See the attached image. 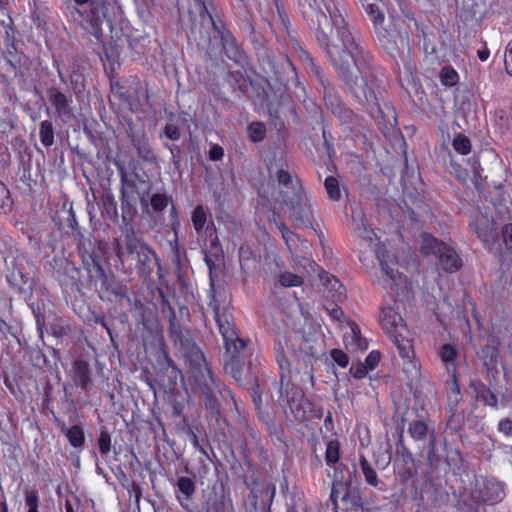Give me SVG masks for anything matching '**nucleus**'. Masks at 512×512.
<instances>
[{"label":"nucleus","instance_id":"24","mask_svg":"<svg viewBox=\"0 0 512 512\" xmlns=\"http://www.w3.org/2000/svg\"><path fill=\"white\" fill-rule=\"evenodd\" d=\"M177 487L181 493V495H177V499L181 506L184 507L183 500H189L196 490L195 481L190 477L182 476L177 480Z\"/></svg>","mask_w":512,"mask_h":512},{"label":"nucleus","instance_id":"20","mask_svg":"<svg viewBox=\"0 0 512 512\" xmlns=\"http://www.w3.org/2000/svg\"><path fill=\"white\" fill-rule=\"evenodd\" d=\"M377 258L380 262L382 271L395 283L401 282L402 274L395 268L396 261L387 253H378Z\"/></svg>","mask_w":512,"mask_h":512},{"label":"nucleus","instance_id":"47","mask_svg":"<svg viewBox=\"0 0 512 512\" xmlns=\"http://www.w3.org/2000/svg\"><path fill=\"white\" fill-rule=\"evenodd\" d=\"M98 447L102 456H107L111 450V436L107 430H101L98 438Z\"/></svg>","mask_w":512,"mask_h":512},{"label":"nucleus","instance_id":"40","mask_svg":"<svg viewBox=\"0 0 512 512\" xmlns=\"http://www.w3.org/2000/svg\"><path fill=\"white\" fill-rule=\"evenodd\" d=\"M321 280L323 284L330 290L335 291L337 296H341L344 291L343 285L340 283V281L334 277L333 275L329 273H324L321 275Z\"/></svg>","mask_w":512,"mask_h":512},{"label":"nucleus","instance_id":"42","mask_svg":"<svg viewBox=\"0 0 512 512\" xmlns=\"http://www.w3.org/2000/svg\"><path fill=\"white\" fill-rule=\"evenodd\" d=\"M453 148L462 155H467L471 151V142L463 134H458L453 140Z\"/></svg>","mask_w":512,"mask_h":512},{"label":"nucleus","instance_id":"59","mask_svg":"<svg viewBox=\"0 0 512 512\" xmlns=\"http://www.w3.org/2000/svg\"><path fill=\"white\" fill-rule=\"evenodd\" d=\"M379 361L380 353L378 351H371L365 359V365L368 369L373 370L377 367Z\"/></svg>","mask_w":512,"mask_h":512},{"label":"nucleus","instance_id":"28","mask_svg":"<svg viewBox=\"0 0 512 512\" xmlns=\"http://www.w3.org/2000/svg\"><path fill=\"white\" fill-rule=\"evenodd\" d=\"M431 429L422 420H414L409 423L408 433L415 441H423L430 434Z\"/></svg>","mask_w":512,"mask_h":512},{"label":"nucleus","instance_id":"6","mask_svg":"<svg viewBox=\"0 0 512 512\" xmlns=\"http://www.w3.org/2000/svg\"><path fill=\"white\" fill-rule=\"evenodd\" d=\"M331 477L330 501L333 504L334 512H368L360 491L352 487L351 473L346 478L339 467H334Z\"/></svg>","mask_w":512,"mask_h":512},{"label":"nucleus","instance_id":"38","mask_svg":"<svg viewBox=\"0 0 512 512\" xmlns=\"http://www.w3.org/2000/svg\"><path fill=\"white\" fill-rule=\"evenodd\" d=\"M248 135L251 141L260 142L266 136V126L262 122H252L248 125Z\"/></svg>","mask_w":512,"mask_h":512},{"label":"nucleus","instance_id":"22","mask_svg":"<svg viewBox=\"0 0 512 512\" xmlns=\"http://www.w3.org/2000/svg\"><path fill=\"white\" fill-rule=\"evenodd\" d=\"M276 178L279 185L283 186L285 190L281 192V197L289 195L296 190L297 186H302L297 177H293L288 171L284 169H278L276 172Z\"/></svg>","mask_w":512,"mask_h":512},{"label":"nucleus","instance_id":"19","mask_svg":"<svg viewBox=\"0 0 512 512\" xmlns=\"http://www.w3.org/2000/svg\"><path fill=\"white\" fill-rule=\"evenodd\" d=\"M123 245L126 249L127 253L130 255H134L138 252L144 245L136 235L133 225L124 226L123 228Z\"/></svg>","mask_w":512,"mask_h":512},{"label":"nucleus","instance_id":"30","mask_svg":"<svg viewBox=\"0 0 512 512\" xmlns=\"http://www.w3.org/2000/svg\"><path fill=\"white\" fill-rule=\"evenodd\" d=\"M39 137L43 146L50 147L54 144V127L51 121L44 120L40 123Z\"/></svg>","mask_w":512,"mask_h":512},{"label":"nucleus","instance_id":"9","mask_svg":"<svg viewBox=\"0 0 512 512\" xmlns=\"http://www.w3.org/2000/svg\"><path fill=\"white\" fill-rule=\"evenodd\" d=\"M197 357L201 361L198 367L193 369L195 383L205 399L206 407L214 409L216 405V393L220 392V387L216 383L214 375L207 364L202 352H197Z\"/></svg>","mask_w":512,"mask_h":512},{"label":"nucleus","instance_id":"2","mask_svg":"<svg viewBox=\"0 0 512 512\" xmlns=\"http://www.w3.org/2000/svg\"><path fill=\"white\" fill-rule=\"evenodd\" d=\"M276 361L280 371L277 402L286 420L291 423H301L316 416L313 402L305 396L303 389L295 384L299 370L291 368L283 352H276Z\"/></svg>","mask_w":512,"mask_h":512},{"label":"nucleus","instance_id":"16","mask_svg":"<svg viewBox=\"0 0 512 512\" xmlns=\"http://www.w3.org/2000/svg\"><path fill=\"white\" fill-rule=\"evenodd\" d=\"M344 343L352 351H365L368 348L367 340L362 337L359 326L354 322L350 323V333L344 336Z\"/></svg>","mask_w":512,"mask_h":512},{"label":"nucleus","instance_id":"33","mask_svg":"<svg viewBox=\"0 0 512 512\" xmlns=\"http://www.w3.org/2000/svg\"><path fill=\"white\" fill-rule=\"evenodd\" d=\"M340 458V443L333 439L327 443L325 461L328 465L336 464Z\"/></svg>","mask_w":512,"mask_h":512},{"label":"nucleus","instance_id":"36","mask_svg":"<svg viewBox=\"0 0 512 512\" xmlns=\"http://www.w3.org/2000/svg\"><path fill=\"white\" fill-rule=\"evenodd\" d=\"M171 202L172 197L164 193H155L150 198L151 207L155 212H162Z\"/></svg>","mask_w":512,"mask_h":512},{"label":"nucleus","instance_id":"46","mask_svg":"<svg viewBox=\"0 0 512 512\" xmlns=\"http://www.w3.org/2000/svg\"><path fill=\"white\" fill-rule=\"evenodd\" d=\"M428 439V446L426 451V459L430 465H433L437 461L436 457V436L434 429H431L430 434L426 438Z\"/></svg>","mask_w":512,"mask_h":512},{"label":"nucleus","instance_id":"52","mask_svg":"<svg viewBox=\"0 0 512 512\" xmlns=\"http://www.w3.org/2000/svg\"><path fill=\"white\" fill-rule=\"evenodd\" d=\"M11 204L12 200L10 198L9 190L6 185L0 181V208H10Z\"/></svg>","mask_w":512,"mask_h":512},{"label":"nucleus","instance_id":"3","mask_svg":"<svg viewBox=\"0 0 512 512\" xmlns=\"http://www.w3.org/2000/svg\"><path fill=\"white\" fill-rule=\"evenodd\" d=\"M213 312L226 349L224 370L235 380L240 381L243 370L242 359L247 356V343L239 336L230 313L221 312L217 305L214 306Z\"/></svg>","mask_w":512,"mask_h":512},{"label":"nucleus","instance_id":"56","mask_svg":"<svg viewBox=\"0 0 512 512\" xmlns=\"http://www.w3.org/2000/svg\"><path fill=\"white\" fill-rule=\"evenodd\" d=\"M166 361L168 377L170 381L173 382L174 385H176L178 376H181V371L176 367V365L170 358L167 357Z\"/></svg>","mask_w":512,"mask_h":512},{"label":"nucleus","instance_id":"34","mask_svg":"<svg viewBox=\"0 0 512 512\" xmlns=\"http://www.w3.org/2000/svg\"><path fill=\"white\" fill-rule=\"evenodd\" d=\"M353 222L355 225V230L360 238L369 242H372L376 238L375 232L368 227L363 218H360L359 220L353 218Z\"/></svg>","mask_w":512,"mask_h":512},{"label":"nucleus","instance_id":"7","mask_svg":"<svg viewBox=\"0 0 512 512\" xmlns=\"http://www.w3.org/2000/svg\"><path fill=\"white\" fill-rule=\"evenodd\" d=\"M419 250L423 256H435L444 272L454 273L462 267V259L457 251L429 233L421 234Z\"/></svg>","mask_w":512,"mask_h":512},{"label":"nucleus","instance_id":"14","mask_svg":"<svg viewBox=\"0 0 512 512\" xmlns=\"http://www.w3.org/2000/svg\"><path fill=\"white\" fill-rule=\"evenodd\" d=\"M47 96L50 103L56 110V113L63 123H68L73 117L71 107L72 99L67 97L58 88L51 87L47 90Z\"/></svg>","mask_w":512,"mask_h":512},{"label":"nucleus","instance_id":"17","mask_svg":"<svg viewBox=\"0 0 512 512\" xmlns=\"http://www.w3.org/2000/svg\"><path fill=\"white\" fill-rule=\"evenodd\" d=\"M227 81L232 89V92L237 94V96L246 95L251 85V81L242 71L229 72Z\"/></svg>","mask_w":512,"mask_h":512},{"label":"nucleus","instance_id":"32","mask_svg":"<svg viewBox=\"0 0 512 512\" xmlns=\"http://www.w3.org/2000/svg\"><path fill=\"white\" fill-rule=\"evenodd\" d=\"M439 356L441 361L446 364L447 369L450 370V367H452V371L455 373L454 361L457 356L455 347L450 344L442 345L439 350Z\"/></svg>","mask_w":512,"mask_h":512},{"label":"nucleus","instance_id":"10","mask_svg":"<svg viewBox=\"0 0 512 512\" xmlns=\"http://www.w3.org/2000/svg\"><path fill=\"white\" fill-rule=\"evenodd\" d=\"M280 202L287 206L290 218L302 225L310 224L313 214L310 197L302 186H297L291 195H285Z\"/></svg>","mask_w":512,"mask_h":512},{"label":"nucleus","instance_id":"8","mask_svg":"<svg viewBox=\"0 0 512 512\" xmlns=\"http://www.w3.org/2000/svg\"><path fill=\"white\" fill-rule=\"evenodd\" d=\"M380 322L383 329L390 335L399 355L403 359H411L414 355L411 340L405 334L406 325L401 315L391 307L383 308L380 312Z\"/></svg>","mask_w":512,"mask_h":512},{"label":"nucleus","instance_id":"26","mask_svg":"<svg viewBox=\"0 0 512 512\" xmlns=\"http://www.w3.org/2000/svg\"><path fill=\"white\" fill-rule=\"evenodd\" d=\"M381 0H362V5L368 14L369 18L375 25H380L384 22L385 15L379 6Z\"/></svg>","mask_w":512,"mask_h":512},{"label":"nucleus","instance_id":"51","mask_svg":"<svg viewBox=\"0 0 512 512\" xmlns=\"http://www.w3.org/2000/svg\"><path fill=\"white\" fill-rule=\"evenodd\" d=\"M331 112L340 120L341 123H348L352 118V112L347 109L343 103L331 110Z\"/></svg>","mask_w":512,"mask_h":512},{"label":"nucleus","instance_id":"64","mask_svg":"<svg viewBox=\"0 0 512 512\" xmlns=\"http://www.w3.org/2000/svg\"><path fill=\"white\" fill-rule=\"evenodd\" d=\"M224 150L219 145H213L209 150V159L211 161H219L223 158Z\"/></svg>","mask_w":512,"mask_h":512},{"label":"nucleus","instance_id":"61","mask_svg":"<svg viewBox=\"0 0 512 512\" xmlns=\"http://www.w3.org/2000/svg\"><path fill=\"white\" fill-rule=\"evenodd\" d=\"M164 134L170 140H178L180 138V130L174 124H167L164 127Z\"/></svg>","mask_w":512,"mask_h":512},{"label":"nucleus","instance_id":"45","mask_svg":"<svg viewBox=\"0 0 512 512\" xmlns=\"http://www.w3.org/2000/svg\"><path fill=\"white\" fill-rule=\"evenodd\" d=\"M292 236L293 237H289V239L283 238V240L285 241V243L287 245L288 250L290 251V253L292 255L296 254L298 243H300L301 247L304 249H307L309 247L308 241L302 239L299 235L292 232Z\"/></svg>","mask_w":512,"mask_h":512},{"label":"nucleus","instance_id":"58","mask_svg":"<svg viewBox=\"0 0 512 512\" xmlns=\"http://www.w3.org/2000/svg\"><path fill=\"white\" fill-rule=\"evenodd\" d=\"M368 372V368L365 364L358 363V364H352L350 368V373L353 375L356 379H361L366 376Z\"/></svg>","mask_w":512,"mask_h":512},{"label":"nucleus","instance_id":"25","mask_svg":"<svg viewBox=\"0 0 512 512\" xmlns=\"http://www.w3.org/2000/svg\"><path fill=\"white\" fill-rule=\"evenodd\" d=\"M135 197L132 195H121L122 222L124 226L132 225V220L136 213Z\"/></svg>","mask_w":512,"mask_h":512},{"label":"nucleus","instance_id":"43","mask_svg":"<svg viewBox=\"0 0 512 512\" xmlns=\"http://www.w3.org/2000/svg\"><path fill=\"white\" fill-rule=\"evenodd\" d=\"M102 204L104 208V212L110 217V218H116L118 215L117 211V203L110 193H105L102 196Z\"/></svg>","mask_w":512,"mask_h":512},{"label":"nucleus","instance_id":"15","mask_svg":"<svg viewBox=\"0 0 512 512\" xmlns=\"http://www.w3.org/2000/svg\"><path fill=\"white\" fill-rule=\"evenodd\" d=\"M403 67H399V81L406 90L417 89V65L409 54L402 58Z\"/></svg>","mask_w":512,"mask_h":512},{"label":"nucleus","instance_id":"21","mask_svg":"<svg viewBox=\"0 0 512 512\" xmlns=\"http://www.w3.org/2000/svg\"><path fill=\"white\" fill-rule=\"evenodd\" d=\"M73 379L77 386L85 390L90 382L89 365L82 360H77L73 364Z\"/></svg>","mask_w":512,"mask_h":512},{"label":"nucleus","instance_id":"23","mask_svg":"<svg viewBox=\"0 0 512 512\" xmlns=\"http://www.w3.org/2000/svg\"><path fill=\"white\" fill-rule=\"evenodd\" d=\"M140 94H143L142 87L137 83L134 86H131L128 91L120 92L119 98L123 103L127 105L130 111L136 112L139 109V100L138 97Z\"/></svg>","mask_w":512,"mask_h":512},{"label":"nucleus","instance_id":"63","mask_svg":"<svg viewBox=\"0 0 512 512\" xmlns=\"http://www.w3.org/2000/svg\"><path fill=\"white\" fill-rule=\"evenodd\" d=\"M498 430L507 436H512V420L509 418L502 419L498 424Z\"/></svg>","mask_w":512,"mask_h":512},{"label":"nucleus","instance_id":"35","mask_svg":"<svg viewBox=\"0 0 512 512\" xmlns=\"http://www.w3.org/2000/svg\"><path fill=\"white\" fill-rule=\"evenodd\" d=\"M360 466L366 482L369 485L376 487L378 485V477L376 471L372 468L364 456L360 457Z\"/></svg>","mask_w":512,"mask_h":512},{"label":"nucleus","instance_id":"1","mask_svg":"<svg viewBox=\"0 0 512 512\" xmlns=\"http://www.w3.org/2000/svg\"><path fill=\"white\" fill-rule=\"evenodd\" d=\"M315 10L316 39L354 101L372 117L380 112L381 74L370 53L348 28L333 0H305Z\"/></svg>","mask_w":512,"mask_h":512},{"label":"nucleus","instance_id":"12","mask_svg":"<svg viewBox=\"0 0 512 512\" xmlns=\"http://www.w3.org/2000/svg\"><path fill=\"white\" fill-rule=\"evenodd\" d=\"M11 24L12 21L10 20V23L4 27L5 35L3 38L2 56L12 71L16 74L18 68L21 66L22 56L18 51L16 31Z\"/></svg>","mask_w":512,"mask_h":512},{"label":"nucleus","instance_id":"55","mask_svg":"<svg viewBox=\"0 0 512 512\" xmlns=\"http://www.w3.org/2000/svg\"><path fill=\"white\" fill-rule=\"evenodd\" d=\"M502 237L506 249L512 253V224H506L502 228Z\"/></svg>","mask_w":512,"mask_h":512},{"label":"nucleus","instance_id":"57","mask_svg":"<svg viewBox=\"0 0 512 512\" xmlns=\"http://www.w3.org/2000/svg\"><path fill=\"white\" fill-rule=\"evenodd\" d=\"M126 489H127L129 496L134 497L136 504L139 505V502H140V499L142 496V489H141L140 485L137 484L136 482H131L126 487Z\"/></svg>","mask_w":512,"mask_h":512},{"label":"nucleus","instance_id":"27","mask_svg":"<svg viewBox=\"0 0 512 512\" xmlns=\"http://www.w3.org/2000/svg\"><path fill=\"white\" fill-rule=\"evenodd\" d=\"M169 332L175 344H179L182 347L188 345V333L176 323L174 312H172V315L169 318Z\"/></svg>","mask_w":512,"mask_h":512},{"label":"nucleus","instance_id":"29","mask_svg":"<svg viewBox=\"0 0 512 512\" xmlns=\"http://www.w3.org/2000/svg\"><path fill=\"white\" fill-rule=\"evenodd\" d=\"M134 255L136 256L139 265H141L148 273L152 269L153 260H158L155 251L146 244Z\"/></svg>","mask_w":512,"mask_h":512},{"label":"nucleus","instance_id":"13","mask_svg":"<svg viewBox=\"0 0 512 512\" xmlns=\"http://www.w3.org/2000/svg\"><path fill=\"white\" fill-rule=\"evenodd\" d=\"M130 141L136 150L137 156L147 164L156 165L158 164V157L155 153L150 139L143 129L133 130L129 132Z\"/></svg>","mask_w":512,"mask_h":512},{"label":"nucleus","instance_id":"39","mask_svg":"<svg viewBox=\"0 0 512 512\" xmlns=\"http://www.w3.org/2000/svg\"><path fill=\"white\" fill-rule=\"evenodd\" d=\"M441 83L447 87L454 86L458 79V73L451 66H444L440 72Z\"/></svg>","mask_w":512,"mask_h":512},{"label":"nucleus","instance_id":"37","mask_svg":"<svg viewBox=\"0 0 512 512\" xmlns=\"http://www.w3.org/2000/svg\"><path fill=\"white\" fill-rule=\"evenodd\" d=\"M324 186L330 200L338 201L341 198L339 182L335 177L328 176L324 181Z\"/></svg>","mask_w":512,"mask_h":512},{"label":"nucleus","instance_id":"54","mask_svg":"<svg viewBox=\"0 0 512 512\" xmlns=\"http://www.w3.org/2000/svg\"><path fill=\"white\" fill-rule=\"evenodd\" d=\"M391 37L394 38V44L396 45V48L392 45V43H388V44H383L384 48L386 49V51L392 56V57H395V52L396 50L399 48V44L398 42L400 43V45L402 47H404L405 45H407L405 39L399 35H391Z\"/></svg>","mask_w":512,"mask_h":512},{"label":"nucleus","instance_id":"53","mask_svg":"<svg viewBox=\"0 0 512 512\" xmlns=\"http://www.w3.org/2000/svg\"><path fill=\"white\" fill-rule=\"evenodd\" d=\"M331 358L342 368H345L349 363L347 354L340 349H333L331 351Z\"/></svg>","mask_w":512,"mask_h":512},{"label":"nucleus","instance_id":"62","mask_svg":"<svg viewBox=\"0 0 512 512\" xmlns=\"http://www.w3.org/2000/svg\"><path fill=\"white\" fill-rule=\"evenodd\" d=\"M475 231L478 237L484 241L486 244L494 239V231L493 228H488L486 230L475 228Z\"/></svg>","mask_w":512,"mask_h":512},{"label":"nucleus","instance_id":"11","mask_svg":"<svg viewBox=\"0 0 512 512\" xmlns=\"http://www.w3.org/2000/svg\"><path fill=\"white\" fill-rule=\"evenodd\" d=\"M209 1L210 0H194L195 7L198 9L200 17L202 19L208 18L213 29L218 33L226 56L229 59L238 62L241 57V51L237 46L236 39L230 31L226 30L223 26H219L215 22L209 10Z\"/></svg>","mask_w":512,"mask_h":512},{"label":"nucleus","instance_id":"41","mask_svg":"<svg viewBox=\"0 0 512 512\" xmlns=\"http://www.w3.org/2000/svg\"><path fill=\"white\" fill-rule=\"evenodd\" d=\"M279 283L283 287H297V286L302 285L303 279L299 275L285 271L280 274Z\"/></svg>","mask_w":512,"mask_h":512},{"label":"nucleus","instance_id":"48","mask_svg":"<svg viewBox=\"0 0 512 512\" xmlns=\"http://www.w3.org/2000/svg\"><path fill=\"white\" fill-rule=\"evenodd\" d=\"M324 101L329 110H333L337 108L340 104H342L340 97L334 92L332 88H328L324 86Z\"/></svg>","mask_w":512,"mask_h":512},{"label":"nucleus","instance_id":"18","mask_svg":"<svg viewBox=\"0 0 512 512\" xmlns=\"http://www.w3.org/2000/svg\"><path fill=\"white\" fill-rule=\"evenodd\" d=\"M471 387L476 393V399L482 401L484 405L498 408L497 396L481 381H473Z\"/></svg>","mask_w":512,"mask_h":512},{"label":"nucleus","instance_id":"50","mask_svg":"<svg viewBox=\"0 0 512 512\" xmlns=\"http://www.w3.org/2000/svg\"><path fill=\"white\" fill-rule=\"evenodd\" d=\"M136 187L135 180L121 172V195H131Z\"/></svg>","mask_w":512,"mask_h":512},{"label":"nucleus","instance_id":"31","mask_svg":"<svg viewBox=\"0 0 512 512\" xmlns=\"http://www.w3.org/2000/svg\"><path fill=\"white\" fill-rule=\"evenodd\" d=\"M65 435L74 448H80L85 443V435L83 429L79 425H73L65 430Z\"/></svg>","mask_w":512,"mask_h":512},{"label":"nucleus","instance_id":"60","mask_svg":"<svg viewBox=\"0 0 512 512\" xmlns=\"http://www.w3.org/2000/svg\"><path fill=\"white\" fill-rule=\"evenodd\" d=\"M504 64L507 74L512 76V40L506 47Z\"/></svg>","mask_w":512,"mask_h":512},{"label":"nucleus","instance_id":"4","mask_svg":"<svg viewBox=\"0 0 512 512\" xmlns=\"http://www.w3.org/2000/svg\"><path fill=\"white\" fill-rule=\"evenodd\" d=\"M79 252L82 257L83 264L88 271L94 270L97 277L101 278L100 298L103 300H111V295L122 298L126 295V288L113 278L106 276L102 267L101 258L103 251L101 247L91 240L80 239L78 244Z\"/></svg>","mask_w":512,"mask_h":512},{"label":"nucleus","instance_id":"49","mask_svg":"<svg viewBox=\"0 0 512 512\" xmlns=\"http://www.w3.org/2000/svg\"><path fill=\"white\" fill-rule=\"evenodd\" d=\"M25 505L27 506V512H40L39 496L36 491L31 490L25 493Z\"/></svg>","mask_w":512,"mask_h":512},{"label":"nucleus","instance_id":"44","mask_svg":"<svg viewBox=\"0 0 512 512\" xmlns=\"http://www.w3.org/2000/svg\"><path fill=\"white\" fill-rule=\"evenodd\" d=\"M192 223L197 232L204 228L206 223V212L202 205H198L192 213Z\"/></svg>","mask_w":512,"mask_h":512},{"label":"nucleus","instance_id":"5","mask_svg":"<svg viewBox=\"0 0 512 512\" xmlns=\"http://www.w3.org/2000/svg\"><path fill=\"white\" fill-rule=\"evenodd\" d=\"M77 14L82 19V27L97 41L102 42L105 22H110V16L117 9L116 0H73Z\"/></svg>","mask_w":512,"mask_h":512}]
</instances>
